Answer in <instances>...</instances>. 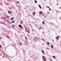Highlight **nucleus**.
Here are the masks:
<instances>
[{
	"label": "nucleus",
	"instance_id": "14",
	"mask_svg": "<svg viewBox=\"0 0 61 61\" xmlns=\"http://www.w3.org/2000/svg\"><path fill=\"white\" fill-rule=\"evenodd\" d=\"M49 59L50 60H51V61H52V59H51V58H49Z\"/></svg>",
	"mask_w": 61,
	"mask_h": 61
},
{
	"label": "nucleus",
	"instance_id": "6",
	"mask_svg": "<svg viewBox=\"0 0 61 61\" xmlns=\"http://www.w3.org/2000/svg\"><path fill=\"white\" fill-rule=\"evenodd\" d=\"M47 43L48 45H49L50 44V43L49 42H47Z\"/></svg>",
	"mask_w": 61,
	"mask_h": 61
},
{
	"label": "nucleus",
	"instance_id": "18",
	"mask_svg": "<svg viewBox=\"0 0 61 61\" xmlns=\"http://www.w3.org/2000/svg\"><path fill=\"white\" fill-rule=\"evenodd\" d=\"M25 38L26 40H27V38H26V37H25Z\"/></svg>",
	"mask_w": 61,
	"mask_h": 61
},
{
	"label": "nucleus",
	"instance_id": "24",
	"mask_svg": "<svg viewBox=\"0 0 61 61\" xmlns=\"http://www.w3.org/2000/svg\"><path fill=\"white\" fill-rule=\"evenodd\" d=\"M20 45H22V43L20 42Z\"/></svg>",
	"mask_w": 61,
	"mask_h": 61
},
{
	"label": "nucleus",
	"instance_id": "10",
	"mask_svg": "<svg viewBox=\"0 0 61 61\" xmlns=\"http://www.w3.org/2000/svg\"><path fill=\"white\" fill-rule=\"evenodd\" d=\"M8 13H9V14H11V12H10V11H8Z\"/></svg>",
	"mask_w": 61,
	"mask_h": 61
},
{
	"label": "nucleus",
	"instance_id": "27",
	"mask_svg": "<svg viewBox=\"0 0 61 61\" xmlns=\"http://www.w3.org/2000/svg\"><path fill=\"white\" fill-rule=\"evenodd\" d=\"M28 32V33H29V32Z\"/></svg>",
	"mask_w": 61,
	"mask_h": 61
},
{
	"label": "nucleus",
	"instance_id": "3",
	"mask_svg": "<svg viewBox=\"0 0 61 61\" xmlns=\"http://www.w3.org/2000/svg\"><path fill=\"white\" fill-rule=\"evenodd\" d=\"M39 7L41 9V6L40 5H39Z\"/></svg>",
	"mask_w": 61,
	"mask_h": 61
},
{
	"label": "nucleus",
	"instance_id": "16",
	"mask_svg": "<svg viewBox=\"0 0 61 61\" xmlns=\"http://www.w3.org/2000/svg\"><path fill=\"white\" fill-rule=\"evenodd\" d=\"M41 13H42V12H41V11H40L39 14H41Z\"/></svg>",
	"mask_w": 61,
	"mask_h": 61
},
{
	"label": "nucleus",
	"instance_id": "1",
	"mask_svg": "<svg viewBox=\"0 0 61 61\" xmlns=\"http://www.w3.org/2000/svg\"><path fill=\"white\" fill-rule=\"evenodd\" d=\"M18 26L19 27H20L21 29H23V27L21 26V25H18Z\"/></svg>",
	"mask_w": 61,
	"mask_h": 61
},
{
	"label": "nucleus",
	"instance_id": "4",
	"mask_svg": "<svg viewBox=\"0 0 61 61\" xmlns=\"http://www.w3.org/2000/svg\"><path fill=\"white\" fill-rule=\"evenodd\" d=\"M42 52L43 54L44 53V51H43V50H42Z\"/></svg>",
	"mask_w": 61,
	"mask_h": 61
},
{
	"label": "nucleus",
	"instance_id": "11",
	"mask_svg": "<svg viewBox=\"0 0 61 61\" xmlns=\"http://www.w3.org/2000/svg\"><path fill=\"white\" fill-rule=\"evenodd\" d=\"M35 3H37V1L35 0Z\"/></svg>",
	"mask_w": 61,
	"mask_h": 61
},
{
	"label": "nucleus",
	"instance_id": "21",
	"mask_svg": "<svg viewBox=\"0 0 61 61\" xmlns=\"http://www.w3.org/2000/svg\"><path fill=\"white\" fill-rule=\"evenodd\" d=\"M49 10L50 11H51V9H50V8H49Z\"/></svg>",
	"mask_w": 61,
	"mask_h": 61
},
{
	"label": "nucleus",
	"instance_id": "28",
	"mask_svg": "<svg viewBox=\"0 0 61 61\" xmlns=\"http://www.w3.org/2000/svg\"><path fill=\"white\" fill-rule=\"evenodd\" d=\"M58 37V36L57 37V38Z\"/></svg>",
	"mask_w": 61,
	"mask_h": 61
},
{
	"label": "nucleus",
	"instance_id": "25",
	"mask_svg": "<svg viewBox=\"0 0 61 61\" xmlns=\"http://www.w3.org/2000/svg\"><path fill=\"white\" fill-rule=\"evenodd\" d=\"M48 8H49V7H48Z\"/></svg>",
	"mask_w": 61,
	"mask_h": 61
},
{
	"label": "nucleus",
	"instance_id": "7",
	"mask_svg": "<svg viewBox=\"0 0 61 61\" xmlns=\"http://www.w3.org/2000/svg\"><path fill=\"white\" fill-rule=\"evenodd\" d=\"M51 47L52 48H53V45L51 46Z\"/></svg>",
	"mask_w": 61,
	"mask_h": 61
},
{
	"label": "nucleus",
	"instance_id": "8",
	"mask_svg": "<svg viewBox=\"0 0 61 61\" xmlns=\"http://www.w3.org/2000/svg\"><path fill=\"white\" fill-rule=\"evenodd\" d=\"M6 37H7V38H9V36H6Z\"/></svg>",
	"mask_w": 61,
	"mask_h": 61
},
{
	"label": "nucleus",
	"instance_id": "15",
	"mask_svg": "<svg viewBox=\"0 0 61 61\" xmlns=\"http://www.w3.org/2000/svg\"><path fill=\"white\" fill-rule=\"evenodd\" d=\"M12 22L13 23H14L15 22H14V20H12Z\"/></svg>",
	"mask_w": 61,
	"mask_h": 61
},
{
	"label": "nucleus",
	"instance_id": "12",
	"mask_svg": "<svg viewBox=\"0 0 61 61\" xmlns=\"http://www.w3.org/2000/svg\"><path fill=\"white\" fill-rule=\"evenodd\" d=\"M0 47L1 48H2V46H1V45L0 44Z\"/></svg>",
	"mask_w": 61,
	"mask_h": 61
},
{
	"label": "nucleus",
	"instance_id": "26",
	"mask_svg": "<svg viewBox=\"0 0 61 61\" xmlns=\"http://www.w3.org/2000/svg\"><path fill=\"white\" fill-rule=\"evenodd\" d=\"M42 40H44L43 39H42Z\"/></svg>",
	"mask_w": 61,
	"mask_h": 61
},
{
	"label": "nucleus",
	"instance_id": "22",
	"mask_svg": "<svg viewBox=\"0 0 61 61\" xmlns=\"http://www.w3.org/2000/svg\"><path fill=\"white\" fill-rule=\"evenodd\" d=\"M21 24H22V23H23V21H22L21 22Z\"/></svg>",
	"mask_w": 61,
	"mask_h": 61
},
{
	"label": "nucleus",
	"instance_id": "2",
	"mask_svg": "<svg viewBox=\"0 0 61 61\" xmlns=\"http://www.w3.org/2000/svg\"><path fill=\"white\" fill-rule=\"evenodd\" d=\"M43 60L44 61H46V58L45 57H44L43 58Z\"/></svg>",
	"mask_w": 61,
	"mask_h": 61
},
{
	"label": "nucleus",
	"instance_id": "19",
	"mask_svg": "<svg viewBox=\"0 0 61 61\" xmlns=\"http://www.w3.org/2000/svg\"><path fill=\"white\" fill-rule=\"evenodd\" d=\"M43 24H45V22H43Z\"/></svg>",
	"mask_w": 61,
	"mask_h": 61
},
{
	"label": "nucleus",
	"instance_id": "13",
	"mask_svg": "<svg viewBox=\"0 0 61 61\" xmlns=\"http://www.w3.org/2000/svg\"><path fill=\"white\" fill-rule=\"evenodd\" d=\"M53 58H55V56H53Z\"/></svg>",
	"mask_w": 61,
	"mask_h": 61
},
{
	"label": "nucleus",
	"instance_id": "9",
	"mask_svg": "<svg viewBox=\"0 0 61 61\" xmlns=\"http://www.w3.org/2000/svg\"><path fill=\"white\" fill-rule=\"evenodd\" d=\"M13 19H14V18H11V19H10V20H13Z\"/></svg>",
	"mask_w": 61,
	"mask_h": 61
},
{
	"label": "nucleus",
	"instance_id": "17",
	"mask_svg": "<svg viewBox=\"0 0 61 61\" xmlns=\"http://www.w3.org/2000/svg\"><path fill=\"white\" fill-rule=\"evenodd\" d=\"M16 3H18V4H20V3L19 2H16Z\"/></svg>",
	"mask_w": 61,
	"mask_h": 61
},
{
	"label": "nucleus",
	"instance_id": "23",
	"mask_svg": "<svg viewBox=\"0 0 61 61\" xmlns=\"http://www.w3.org/2000/svg\"><path fill=\"white\" fill-rule=\"evenodd\" d=\"M41 29V27H40L39 28V30H40V29Z\"/></svg>",
	"mask_w": 61,
	"mask_h": 61
},
{
	"label": "nucleus",
	"instance_id": "20",
	"mask_svg": "<svg viewBox=\"0 0 61 61\" xmlns=\"http://www.w3.org/2000/svg\"><path fill=\"white\" fill-rule=\"evenodd\" d=\"M13 27H15V25H12Z\"/></svg>",
	"mask_w": 61,
	"mask_h": 61
},
{
	"label": "nucleus",
	"instance_id": "5",
	"mask_svg": "<svg viewBox=\"0 0 61 61\" xmlns=\"http://www.w3.org/2000/svg\"><path fill=\"white\" fill-rule=\"evenodd\" d=\"M33 14L34 15H35V12H33Z\"/></svg>",
	"mask_w": 61,
	"mask_h": 61
}]
</instances>
